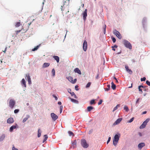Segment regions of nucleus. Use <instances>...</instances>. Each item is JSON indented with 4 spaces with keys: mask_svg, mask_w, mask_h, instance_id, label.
Listing matches in <instances>:
<instances>
[{
    "mask_svg": "<svg viewBox=\"0 0 150 150\" xmlns=\"http://www.w3.org/2000/svg\"><path fill=\"white\" fill-rule=\"evenodd\" d=\"M81 144L84 148H87L88 146V144L87 143L86 140L84 139H82L81 140Z\"/></svg>",
    "mask_w": 150,
    "mask_h": 150,
    "instance_id": "4",
    "label": "nucleus"
},
{
    "mask_svg": "<svg viewBox=\"0 0 150 150\" xmlns=\"http://www.w3.org/2000/svg\"><path fill=\"white\" fill-rule=\"evenodd\" d=\"M41 131L40 130V129H39L38 130V137H39L41 135Z\"/></svg>",
    "mask_w": 150,
    "mask_h": 150,
    "instance_id": "30",
    "label": "nucleus"
},
{
    "mask_svg": "<svg viewBox=\"0 0 150 150\" xmlns=\"http://www.w3.org/2000/svg\"><path fill=\"white\" fill-rule=\"evenodd\" d=\"M112 40L113 41V43L115 42L116 41V38H112Z\"/></svg>",
    "mask_w": 150,
    "mask_h": 150,
    "instance_id": "51",
    "label": "nucleus"
},
{
    "mask_svg": "<svg viewBox=\"0 0 150 150\" xmlns=\"http://www.w3.org/2000/svg\"><path fill=\"white\" fill-rule=\"evenodd\" d=\"M70 94H71V96H73L74 95H75V93L74 92H72L71 93H70Z\"/></svg>",
    "mask_w": 150,
    "mask_h": 150,
    "instance_id": "57",
    "label": "nucleus"
},
{
    "mask_svg": "<svg viewBox=\"0 0 150 150\" xmlns=\"http://www.w3.org/2000/svg\"><path fill=\"white\" fill-rule=\"evenodd\" d=\"M94 108L92 106H89L87 108V111L88 112H90Z\"/></svg>",
    "mask_w": 150,
    "mask_h": 150,
    "instance_id": "24",
    "label": "nucleus"
},
{
    "mask_svg": "<svg viewBox=\"0 0 150 150\" xmlns=\"http://www.w3.org/2000/svg\"><path fill=\"white\" fill-rule=\"evenodd\" d=\"M22 31V30L21 29V30H18L16 31V34H17L18 33H20L21 31Z\"/></svg>",
    "mask_w": 150,
    "mask_h": 150,
    "instance_id": "52",
    "label": "nucleus"
},
{
    "mask_svg": "<svg viewBox=\"0 0 150 150\" xmlns=\"http://www.w3.org/2000/svg\"><path fill=\"white\" fill-rule=\"evenodd\" d=\"M93 132V130L92 129H91V130H90L89 131V134H91L92 132Z\"/></svg>",
    "mask_w": 150,
    "mask_h": 150,
    "instance_id": "59",
    "label": "nucleus"
},
{
    "mask_svg": "<svg viewBox=\"0 0 150 150\" xmlns=\"http://www.w3.org/2000/svg\"><path fill=\"white\" fill-rule=\"evenodd\" d=\"M74 71L80 75L81 74V71L78 68H75L74 70Z\"/></svg>",
    "mask_w": 150,
    "mask_h": 150,
    "instance_id": "15",
    "label": "nucleus"
},
{
    "mask_svg": "<svg viewBox=\"0 0 150 150\" xmlns=\"http://www.w3.org/2000/svg\"><path fill=\"white\" fill-rule=\"evenodd\" d=\"M146 113H147V111H145L143 112H142V114H146Z\"/></svg>",
    "mask_w": 150,
    "mask_h": 150,
    "instance_id": "62",
    "label": "nucleus"
},
{
    "mask_svg": "<svg viewBox=\"0 0 150 150\" xmlns=\"http://www.w3.org/2000/svg\"><path fill=\"white\" fill-rule=\"evenodd\" d=\"M107 88H104L105 91H108L110 89V84L108 85H107Z\"/></svg>",
    "mask_w": 150,
    "mask_h": 150,
    "instance_id": "26",
    "label": "nucleus"
},
{
    "mask_svg": "<svg viewBox=\"0 0 150 150\" xmlns=\"http://www.w3.org/2000/svg\"><path fill=\"white\" fill-rule=\"evenodd\" d=\"M149 120L150 119L149 118L147 119L143 122L142 124L139 127V128L140 129H143L145 128L146 125H147V123L149 122Z\"/></svg>",
    "mask_w": 150,
    "mask_h": 150,
    "instance_id": "6",
    "label": "nucleus"
},
{
    "mask_svg": "<svg viewBox=\"0 0 150 150\" xmlns=\"http://www.w3.org/2000/svg\"><path fill=\"white\" fill-rule=\"evenodd\" d=\"M72 144L73 145V148L74 149L75 147V146H74V145H76V140H74V142H71Z\"/></svg>",
    "mask_w": 150,
    "mask_h": 150,
    "instance_id": "33",
    "label": "nucleus"
},
{
    "mask_svg": "<svg viewBox=\"0 0 150 150\" xmlns=\"http://www.w3.org/2000/svg\"><path fill=\"white\" fill-rule=\"evenodd\" d=\"M31 24V23H30L28 24H24L22 26V30L23 33H25L28 29L29 26Z\"/></svg>",
    "mask_w": 150,
    "mask_h": 150,
    "instance_id": "3",
    "label": "nucleus"
},
{
    "mask_svg": "<svg viewBox=\"0 0 150 150\" xmlns=\"http://www.w3.org/2000/svg\"><path fill=\"white\" fill-rule=\"evenodd\" d=\"M139 87H140L141 88H145V87L143 86H142V85H140L139 86Z\"/></svg>",
    "mask_w": 150,
    "mask_h": 150,
    "instance_id": "60",
    "label": "nucleus"
},
{
    "mask_svg": "<svg viewBox=\"0 0 150 150\" xmlns=\"http://www.w3.org/2000/svg\"><path fill=\"white\" fill-rule=\"evenodd\" d=\"M138 89L139 90V91H141V93H142V92H143L142 89L139 86H138Z\"/></svg>",
    "mask_w": 150,
    "mask_h": 150,
    "instance_id": "48",
    "label": "nucleus"
},
{
    "mask_svg": "<svg viewBox=\"0 0 150 150\" xmlns=\"http://www.w3.org/2000/svg\"><path fill=\"white\" fill-rule=\"evenodd\" d=\"M76 80H77L76 79H74V80H73L72 81V82L71 83H76Z\"/></svg>",
    "mask_w": 150,
    "mask_h": 150,
    "instance_id": "49",
    "label": "nucleus"
},
{
    "mask_svg": "<svg viewBox=\"0 0 150 150\" xmlns=\"http://www.w3.org/2000/svg\"><path fill=\"white\" fill-rule=\"evenodd\" d=\"M125 68L126 69V71H127L129 69V67L127 66H125Z\"/></svg>",
    "mask_w": 150,
    "mask_h": 150,
    "instance_id": "54",
    "label": "nucleus"
},
{
    "mask_svg": "<svg viewBox=\"0 0 150 150\" xmlns=\"http://www.w3.org/2000/svg\"><path fill=\"white\" fill-rule=\"evenodd\" d=\"M14 122V120L13 118L10 117L8 118L7 121V122L8 124H11Z\"/></svg>",
    "mask_w": 150,
    "mask_h": 150,
    "instance_id": "14",
    "label": "nucleus"
},
{
    "mask_svg": "<svg viewBox=\"0 0 150 150\" xmlns=\"http://www.w3.org/2000/svg\"><path fill=\"white\" fill-rule=\"evenodd\" d=\"M21 25V23L20 22V20H19V22H18L16 23L15 26L16 27H19Z\"/></svg>",
    "mask_w": 150,
    "mask_h": 150,
    "instance_id": "27",
    "label": "nucleus"
},
{
    "mask_svg": "<svg viewBox=\"0 0 150 150\" xmlns=\"http://www.w3.org/2000/svg\"><path fill=\"white\" fill-rule=\"evenodd\" d=\"M78 87L79 86L77 85L75 86V89L77 91H78L79 90Z\"/></svg>",
    "mask_w": 150,
    "mask_h": 150,
    "instance_id": "44",
    "label": "nucleus"
},
{
    "mask_svg": "<svg viewBox=\"0 0 150 150\" xmlns=\"http://www.w3.org/2000/svg\"><path fill=\"white\" fill-rule=\"evenodd\" d=\"M18 127V125L16 124V125H12L10 127L9 131L10 132H12L14 129H15L17 127Z\"/></svg>",
    "mask_w": 150,
    "mask_h": 150,
    "instance_id": "10",
    "label": "nucleus"
},
{
    "mask_svg": "<svg viewBox=\"0 0 150 150\" xmlns=\"http://www.w3.org/2000/svg\"><path fill=\"white\" fill-rule=\"evenodd\" d=\"M102 102H103V100L102 99H100V100L99 101L98 103V105H101L102 104Z\"/></svg>",
    "mask_w": 150,
    "mask_h": 150,
    "instance_id": "45",
    "label": "nucleus"
},
{
    "mask_svg": "<svg viewBox=\"0 0 150 150\" xmlns=\"http://www.w3.org/2000/svg\"><path fill=\"white\" fill-rule=\"evenodd\" d=\"M50 115L52 120L54 121H55L58 118V116L53 112L51 113Z\"/></svg>",
    "mask_w": 150,
    "mask_h": 150,
    "instance_id": "7",
    "label": "nucleus"
},
{
    "mask_svg": "<svg viewBox=\"0 0 150 150\" xmlns=\"http://www.w3.org/2000/svg\"><path fill=\"white\" fill-rule=\"evenodd\" d=\"M16 104L15 100L13 99H11L9 101V106L11 109H13Z\"/></svg>",
    "mask_w": 150,
    "mask_h": 150,
    "instance_id": "5",
    "label": "nucleus"
},
{
    "mask_svg": "<svg viewBox=\"0 0 150 150\" xmlns=\"http://www.w3.org/2000/svg\"><path fill=\"white\" fill-rule=\"evenodd\" d=\"M87 9H85L83 13V19L84 20H85L86 18V17L87 16Z\"/></svg>",
    "mask_w": 150,
    "mask_h": 150,
    "instance_id": "17",
    "label": "nucleus"
},
{
    "mask_svg": "<svg viewBox=\"0 0 150 150\" xmlns=\"http://www.w3.org/2000/svg\"><path fill=\"white\" fill-rule=\"evenodd\" d=\"M123 44L125 46L130 50L132 49L131 44L127 40H125L123 41Z\"/></svg>",
    "mask_w": 150,
    "mask_h": 150,
    "instance_id": "2",
    "label": "nucleus"
},
{
    "mask_svg": "<svg viewBox=\"0 0 150 150\" xmlns=\"http://www.w3.org/2000/svg\"><path fill=\"white\" fill-rule=\"evenodd\" d=\"M127 72L129 73L130 74H132V72L131 69H129L127 71Z\"/></svg>",
    "mask_w": 150,
    "mask_h": 150,
    "instance_id": "40",
    "label": "nucleus"
},
{
    "mask_svg": "<svg viewBox=\"0 0 150 150\" xmlns=\"http://www.w3.org/2000/svg\"><path fill=\"white\" fill-rule=\"evenodd\" d=\"M60 113H61L62 112V109H63V106L62 105H61L60 107Z\"/></svg>",
    "mask_w": 150,
    "mask_h": 150,
    "instance_id": "43",
    "label": "nucleus"
},
{
    "mask_svg": "<svg viewBox=\"0 0 150 150\" xmlns=\"http://www.w3.org/2000/svg\"><path fill=\"white\" fill-rule=\"evenodd\" d=\"M83 51L86 52L87 48V43L86 40H85L83 41Z\"/></svg>",
    "mask_w": 150,
    "mask_h": 150,
    "instance_id": "8",
    "label": "nucleus"
},
{
    "mask_svg": "<svg viewBox=\"0 0 150 150\" xmlns=\"http://www.w3.org/2000/svg\"><path fill=\"white\" fill-rule=\"evenodd\" d=\"M146 78L145 77H143V78H141V81H144L146 80Z\"/></svg>",
    "mask_w": 150,
    "mask_h": 150,
    "instance_id": "46",
    "label": "nucleus"
},
{
    "mask_svg": "<svg viewBox=\"0 0 150 150\" xmlns=\"http://www.w3.org/2000/svg\"><path fill=\"white\" fill-rule=\"evenodd\" d=\"M124 109L127 112L129 110V108L126 105H125L124 107Z\"/></svg>",
    "mask_w": 150,
    "mask_h": 150,
    "instance_id": "36",
    "label": "nucleus"
},
{
    "mask_svg": "<svg viewBox=\"0 0 150 150\" xmlns=\"http://www.w3.org/2000/svg\"><path fill=\"white\" fill-rule=\"evenodd\" d=\"M26 76L27 77V80L28 82V83L29 84H31V79L30 77V76L29 75H26Z\"/></svg>",
    "mask_w": 150,
    "mask_h": 150,
    "instance_id": "16",
    "label": "nucleus"
},
{
    "mask_svg": "<svg viewBox=\"0 0 150 150\" xmlns=\"http://www.w3.org/2000/svg\"><path fill=\"white\" fill-rule=\"evenodd\" d=\"M67 91L69 93H71V90L70 88H69V89H67Z\"/></svg>",
    "mask_w": 150,
    "mask_h": 150,
    "instance_id": "55",
    "label": "nucleus"
},
{
    "mask_svg": "<svg viewBox=\"0 0 150 150\" xmlns=\"http://www.w3.org/2000/svg\"><path fill=\"white\" fill-rule=\"evenodd\" d=\"M111 88L113 90H115L116 89V85H115L114 83L113 82H112L111 83Z\"/></svg>",
    "mask_w": 150,
    "mask_h": 150,
    "instance_id": "23",
    "label": "nucleus"
},
{
    "mask_svg": "<svg viewBox=\"0 0 150 150\" xmlns=\"http://www.w3.org/2000/svg\"><path fill=\"white\" fill-rule=\"evenodd\" d=\"M67 79L71 82L72 83L73 81V78L71 76H69L67 77Z\"/></svg>",
    "mask_w": 150,
    "mask_h": 150,
    "instance_id": "28",
    "label": "nucleus"
},
{
    "mask_svg": "<svg viewBox=\"0 0 150 150\" xmlns=\"http://www.w3.org/2000/svg\"><path fill=\"white\" fill-rule=\"evenodd\" d=\"M50 64L49 63H45L43 64L42 68H45L49 66Z\"/></svg>",
    "mask_w": 150,
    "mask_h": 150,
    "instance_id": "19",
    "label": "nucleus"
},
{
    "mask_svg": "<svg viewBox=\"0 0 150 150\" xmlns=\"http://www.w3.org/2000/svg\"><path fill=\"white\" fill-rule=\"evenodd\" d=\"M144 91H146V92H147L148 91V88H147V89L144 88Z\"/></svg>",
    "mask_w": 150,
    "mask_h": 150,
    "instance_id": "64",
    "label": "nucleus"
},
{
    "mask_svg": "<svg viewBox=\"0 0 150 150\" xmlns=\"http://www.w3.org/2000/svg\"><path fill=\"white\" fill-rule=\"evenodd\" d=\"M44 138L43 140V143L44 142L46 141L48 137L47 135L45 134L44 135Z\"/></svg>",
    "mask_w": 150,
    "mask_h": 150,
    "instance_id": "31",
    "label": "nucleus"
},
{
    "mask_svg": "<svg viewBox=\"0 0 150 150\" xmlns=\"http://www.w3.org/2000/svg\"><path fill=\"white\" fill-rule=\"evenodd\" d=\"M146 83L148 86H150V82L148 80L146 81Z\"/></svg>",
    "mask_w": 150,
    "mask_h": 150,
    "instance_id": "47",
    "label": "nucleus"
},
{
    "mask_svg": "<svg viewBox=\"0 0 150 150\" xmlns=\"http://www.w3.org/2000/svg\"><path fill=\"white\" fill-rule=\"evenodd\" d=\"M53 58L54 59L56 60L57 63H59V59L58 56H54L53 57Z\"/></svg>",
    "mask_w": 150,
    "mask_h": 150,
    "instance_id": "21",
    "label": "nucleus"
},
{
    "mask_svg": "<svg viewBox=\"0 0 150 150\" xmlns=\"http://www.w3.org/2000/svg\"><path fill=\"white\" fill-rule=\"evenodd\" d=\"M120 136V134L119 132L117 133L115 135L113 140V144L115 146L117 145Z\"/></svg>",
    "mask_w": 150,
    "mask_h": 150,
    "instance_id": "1",
    "label": "nucleus"
},
{
    "mask_svg": "<svg viewBox=\"0 0 150 150\" xmlns=\"http://www.w3.org/2000/svg\"><path fill=\"white\" fill-rule=\"evenodd\" d=\"M117 109V106H115V107L113 110H112V112H114V111H115V110H116Z\"/></svg>",
    "mask_w": 150,
    "mask_h": 150,
    "instance_id": "53",
    "label": "nucleus"
},
{
    "mask_svg": "<svg viewBox=\"0 0 150 150\" xmlns=\"http://www.w3.org/2000/svg\"><path fill=\"white\" fill-rule=\"evenodd\" d=\"M12 150H18V149L16 148L14 146L12 148Z\"/></svg>",
    "mask_w": 150,
    "mask_h": 150,
    "instance_id": "56",
    "label": "nucleus"
},
{
    "mask_svg": "<svg viewBox=\"0 0 150 150\" xmlns=\"http://www.w3.org/2000/svg\"><path fill=\"white\" fill-rule=\"evenodd\" d=\"M53 96L55 98V99L56 100H57L58 99V98L57 96H55V95L53 94Z\"/></svg>",
    "mask_w": 150,
    "mask_h": 150,
    "instance_id": "50",
    "label": "nucleus"
},
{
    "mask_svg": "<svg viewBox=\"0 0 150 150\" xmlns=\"http://www.w3.org/2000/svg\"><path fill=\"white\" fill-rule=\"evenodd\" d=\"M57 104L59 105H61L62 104V103L60 101H59L58 102V103H57Z\"/></svg>",
    "mask_w": 150,
    "mask_h": 150,
    "instance_id": "61",
    "label": "nucleus"
},
{
    "mask_svg": "<svg viewBox=\"0 0 150 150\" xmlns=\"http://www.w3.org/2000/svg\"><path fill=\"white\" fill-rule=\"evenodd\" d=\"M111 139V137H109L108 138V139L107 142V144H108L110 142V141Z\"/></svg>",
    "mask_w": 150,
    "mask_h": 150,
    "instance_id": "42",
    "label": "nucleus"
},
{
    "mask_svg": "<svg viewBox=\"0 0 150 150\" xmlns=\"http://www.w3.org/2000/svg\"><path fill=\"white\" fill-rule=\"evenodd\" d=\"M122 118H119L117 119L113 124L114 125H116L119 124L122 120Z\"/></svg>",
    "mask_w": 150,
    "mask_h": 150,
    "instance_id": "13",
    "label": "nucleus"
},
{
    "mask_svg": "<svg viewBox=\"0 0 150 150\" xmlns=\"http://www.w3.org/2000/svg\"><path fill=\"white\" fill-rule=\"evenodd\" d=\"M19 110L18 109H16L14 110V113L15 114L19 112Z\"/></svg>",
    "mask_w": 150,
    "mask_h": 150,
    "instance_id": "41",
    "label": "nucleus"
},
{
    "mask_svg": "<svg viewBox=\"0 0 150 150\" xmlns=\"http://www.w3.org/2000/svg\"><path fill=\"white\" fill-rule=\"evenodd\" d=\"M52 75L53 76H54L55 75V70L54 69H53L52 70Z\"/></svg>",
    "mask_w": 150,
    "mask_h": 150,
    "instance_id": "38",
    "label": "nucleus"
},
{
    "mask_svg": "<svg viewBox=\"0 0 150 150\" xmlns=\"http://www.w3.org/2000/svg\"><path fill=\"white\" fill-rule=\"evenodd\" d=\"M5 137V135L4 134H2L0 136V142H1L3 141Z\"/></svg>",
    "mask_w": 150,
    "mask_h": 150,
    "instance_id": "18",
    "label": "nucleus"
},
{
    "mask_svg": "<svg viewBox=\"0 0 150 150\" xmlns=\"http://www.w3.org/2000/svg\"><path fill=\"white\" fill-rule=\"evenodd\" d=\"M134 119V117H132L129 120H128L127 121V122L128 123H131V122H132L133 121Z\"/></svg>",
    "mask_w": 150,
    "mask_h": 150,
    "instance_id": "39",
    "label": "nucleus"
},
{
    "mask_svg": "<svg viewBox=\"0 0 150 150\" xmlns=\"http://www.w3.org/2000/svg\"><path fill=\"white\" fill-rule=\"evenodd\" d=\"M91 84V82H88L86 84V88H89L90 87Z\"/></svg>",
    "mask_w": 150,
    "mask_h": 150,
    "instance_id": "35",
    "label": "nucleus"
},
{
    "mask_svg": "<svg viewBox=\"0 0 150 150\" xmlns=\"http://www.w3.org/2000/svg\"><path fill=\"white\" fill-rule=\"evenodd\" d=\"M99 78V74H98L96 77V79H98Z\"/></svg>",
    "mask_w": 150,
    "mask_h": 150,
    "instance_id": "63",
    "label": "nucleus"
},
{
    "mask_svg": "<svg viewBox=\"0 0 150 150\" xmlns=\"http://www.w3.org/2000/svg\"><path fill=\"white\" fill-rule=\"evenodd\" d=\"M117 47V46L116 45H114V46L112 47V50H113L115 51V48H114V47L116 48Z\"/></svg>",
    "mask_w": 150,
    "mask_h": 150,
    "instance_id": "37",
    "label": "nucleus"
},
{
    "mask_svg": "<svg viewBox=\"0 0 150 150\" xmlns=\"http://www.w3.org/2000/svg\"><path fill=\"white\" fill-rule=\"evenodd\" d=\"M95 104V100L94 99H92L91 100L90 102V104L91 105L94 104Z\"/></svg>",
    "mask_w": 150,
    "mask_h": 150,
    "instance_id": "32",
    "label": "nucleus"
},
{
    "mask_svg": "<svg viewBox=\"0 0 150 150\" xmlns=\"http://www.w3.org/2000/svg\"><path fill=\"white\" fill-rule=\"evenodd\" d=\"M140 99V98H138L137 99V100L136 103H135V105H136L138 103V102L139 101V100Z\"/></svg>",
    "mask_w": 150,
    "mask_h": 150,
    "instance_id": "58",
    "label": "nucleus"
},
{
    "mask_svg": "<svg viewBox=\"0 0 150 150\" xmlns=\"http://www.w3.org/2000/svg\"><path fill=\"white\" fill-rule=\"evenodd\" d=\"M68 133L70 136H74V135L73 132L71 131H68Z\"/></svg>",
    "mask_w": 150,
    "mask_h": 150,
    "instance_id": "29",
    "label": "nucleus"
},
{
    "mask_svg": "<svg viewBox=\"0 0 150 150\" xmlns=\"http://www.w3.org/2000/svg\"><path fill=\"white\" fill-rule=\"evenodd\" d=\"M40 44L37 46L36 47H35L32 50V51H35L36 50H37L40 47Z\"/></svg>",
    "mask_w": 150,
    "mask_h": 150,
    "instance_id": "25",
    "label": "nucleus"
},
{
    "mask_svg": "<svg viewBox=\"0 0 150 150\" xmlns=\"http://www.w3.org/2000/svg\"><path fill=\"white\" fill-rule=\"evenodd\" d=\"M21 84L22 87L26 88V82L24 79H23L21 81Z\"/></svg>",
    "mask_w": 150,
    "mask_h": 150,
    "instance_id": "9",
    "label": "nucleus"
},
{
    "mask_svg": "<svg viewBox=\"0 0 150 150\" xmlns=\"http://www.w3.org/2000/svg\"><path fill=\"white\" fill-rule=\"evenodd\" d=\"M69 98L70 99L71 101L73 103H75L76 104H78L79 103V101L78 100H76L74 99L73 98Z\"/></svg>",
    "mask_w": 150,
    "mask_h": 150,
    "instance_id": "20",
    "label": "nucleus"
},
{
    "mask_svg": "<svg viewBox=\"0 0 150 150\" xmlns=\"http://www.w3.org/2000/svg\"><path fill=\"white\" fill-rule=\"evenodd\" d=\"M30 117V115H26V117L25 118H24L23 120V122L24 123L25 122L26 120L28 119Z\"/></svg>",
    "mask_w": 150,
    "mask_h": 150,
    "instance_id": "22",
    "label": "nucleus"
},
{
    "mask_svg": "<svg viewBox=\"0 0 150 150\" xmlns=\"http://www.w3.org/2000/svg\"><path fill=\"white\" fill-rule=\"evenodd\" d=\"M106 25H104L103 26V28L104 31V34H105L106 31Z\"/></svg>",
    "mask_w": 150,
    "mask_h": 150,
    "instance_id": "34",
    "label": "nucleus"
},
{
    "mask_svg": "<svg viewBox=\"0 0 150 150\" xmlns=\"http://www.w3.org/2000/svg\"><path fill=\"white\" fill-rule=\"evenodd\" d=\"M113 33L114 34H115L117 38H120V33L116 30H114Z\"/></svg>",
    "mask_w": 150,
    "mask_h": 150,
    "instance_id": "11",
    "label": "nucleus"
},
{
    "mask_svg": "<svg viewBox=\"0 0 150 150\" xmlns=\"http://www.w3.org/2000/svg\"><path fill=\"white\" fill-rule=\"evenodd\" d=\"M145 144L144 142L141 143H139L138 145V147L139 149H141L142 147L145 146Z\"/></svg>",
    "mask_w": 150,
    "mask_h": 150,
    "instance_id": "12",
    "label": "nucleus"
}]
</instances>
